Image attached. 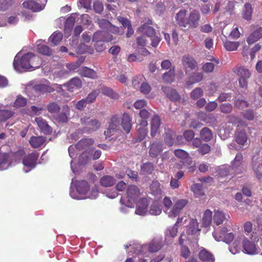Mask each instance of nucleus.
Wrapping results in <instances>:
<instances>
[{"instance_id": "nucleus-1", "label": "nucleus", "mask_w": 262, "mask_h": 262, "mask_svg": "<svg viewBox=\"0 0 262 262\" xmlns=\"http://www.w3.org/2000/svg\"><path fill=\"white\" fill-rule=\"evenodd\" d=\"M212 235L215 241L217 242L223 241L226 244H230L233 241L232 244L229 246V250L233 254L240 252L241 244L242 242L243 251L249 255L257 254L259 252V248L255 245V242L258 241L256 233L252 232L249 238L246 237L243 233L238 232L234 234L232 232L228 233L226 228H223L219 232L214 231Z\"/></svg>"}, {"instance_id": "nucleus-2", "label": "nucleus", "mask_w": 262, "mask_h": 262, "mask_svg": "<svg viewBox=\"0 0 262 262\" xmlns=\"http://www.w3.org/2000/svg\"><path fill=\"white\" fill-rule=\"evenodd\" d=\"M98 194V188L95 187L90 189L89 184L85 181L72 180L70 189V195L74 199L83 200L95 199Z\"/></svg>"}, {"instance_id": "nucleus-3", "label": "nucleus", "mask_w": 262, "mask_h": 262, "mask_svg": "<svg viewBox=\"0 0 262 262\" xmlns=\"http://www.w3.org/2000/svg\"><path fill=\"white\" fill-rule=\"evenodd\" d=\"M41 61L40 58L34 54L28 52L21 58L16 56L13 61L14 69L20 72L21 70L33 71L40 67Z\"/></svg>"}, {"instance_id": "nucleus-4", "label": "nucleus", "mask_w": 262, "mask_h": 262, "mask_svg": "<svg viewBox=\"0 0 262 262\" xmlns=\"http://www.w3.org/2000/svg\"><path fill=\"white\" fill-rule=\"evenodd\" d=\"M188 201L186 199H177L172 202L169 197L166 196L163 200L164 206V212L170 218H175L179 215L183 208L186 206Z\"/></svg>"}, {"instance_id": "nucleus-5", "label": "nucleus", "mask_w": 262, "mask_h": 262, "mask_svg": "<svg viewBox=\"0 0 262 262\" xmlns=\"http://www.w3.org/2000/svg\"><path fill=\"white\" fill-rule=\"evenodd\" d=\"M127 200L126 205L130 208H134L135 204L143 198L142 193L139 188L135 185H130L128 187L126 191Z\"/></svg>"}, {"instance_id": "nucleus-6", "label": "nucleus", "mask_w": 262, "mask_h": 262, "mask_svg": "<svg viewBox=\"0 0 262 262\" xmlns=\"http://www.w3.org/2000/svg\"><path fill=\"white\" fill-rule=\"evenodd\" d=\"M80 123L84 126L81 129L83 133H90L96 131L100 127L101 123L97 119H91L90 117L84 116L80 118Z\"/></svg>"}, {"instance_id": "nucleus-7", "label": "nucleus", "mask_w": 262, "mask_h": 262, "mask_svg": "<svg viewBox=\"0 0 262 262\" xmlns=\"http://www.w3.org/2000/svg\"><path fill=\"white\" fill-rule=\"evenodd\" d=\"M234 72L239 77L238 79L239 84L241 88L247 89L248 79L251 76V73L249 70L244 67H237L234 69Z\"/></svg>"}, {"instance_id": "nucleus-8", "label": "nucleus", "mask_w": 262, "mask_h": 262, "mask_svg": "<svg viewBox=\"0 0 262 262\" xmlns=\"http://www.w3.org/2000/svg\"><path fill=\"white\" fill-rule=\"evenodd\" d=\"M182 63L186 75L189 74L193 70L198 69V63L194 58L189 55H186L182 57Z\"/></svg>"}, {"instance_id": "nucleus-9", "label": "nucleus", "mask_w": 262, "mask_h": 262, "mask_svg": "<svg viewBox=\"0 0 262 262\" xmlns=\"http://www.w3.org/2000/svg\"><path fill=\"white\" fill-rule=\"evenodd\" d=\"M120 119L118 115L113 116L110 120L108 128L105 130L104 134L108 137L114 135L120 130Z\"/></svg>"}, {"instance_id": "nucleus-10", "label": "nucleus", "mask_w": 262, "mask_h": 262, "mask_svg": "<svg viewBox=\"0 0 262 262\" xmlns=\"http://www.w3.org/2000/svg\"><path fill=\"white\" fill-rule=\"evenodd\" d=\"M135 213L137 215L145 216L148 214V206L149 204V200L143 197L137 202Z\"/></svg>"}, {"instance_id": "nucleus-11", "label": "nucleus", "mask_w": 262, "mask_h": 262, "mask_svg": "<svg viewBox=\"0 0 262 262\" xmlns=\"http://www.w3.org/2000/svg\"><path fill=\"white\" fill-rule=\"evenodd\" d=\"M201 16L199 12L196 10L190 11L187 19V27L190 28L195 29L199 27Z\"/></svg>"}, {"instance_id": "nucleus-12", "label": "nucleus", "mask_w": 262, "mask_h": 262, "mask_svg": "<svg viewBox=\"0 0 262 262\" xmlns=\"http://www.w3.org/2000/svg\"><path fill=\"white\" fill-rule=\"evenodd\" d=\"M163 146L161 142L158 141L153 142L149 146V156L152 158H157L163 151Z\"/></svg>"}, {"instance_id": "nucleus-13", "label": "nucleus", "mask_w": 262, "mask_h": 262, "mask_svg": "<svg viewBox=\"0 0 262 262\" xmlns=\"http://www.w3.org/2000/svg\"><path fill=\"white\" fill-rule=\"evenodd\" d=\"M187 11L184 9H181L175 16V20L177 25L180 27L186 28L187 27Z\"/></svg>"}, {"instance_id": "nucleus-14", "label": "nucleus", "mask_w": 262, "mask_h": 262, "mask_svg": "<svg viewBox=\"0 0 262 262\" xmlns=\"http://www.w3.org/2000/svg\"><path fill=\"white\" fill-rule=\"evenodd\" d=\"M132 118L129 114L125 112L122 114L120 124L126 134H128L132 128Z\"/></svg>"}, {"instance_id": "nucleus-15", "label": "nucleus", "mask_w": 262, "mask_h": 262, "mask_svg": "<svg viewBox=\"0 0 262 262\" xmlns=\"http://www.w3.org/2000/svg\"><path fill=\"white\" fill-rule=\"evenodd\" d=\"M63 86L68 91L73 92L75 90L81 88L82 81L79 78L76 77L70 79L67 83L64 84Z\"/></svg>"}, {"instance_id": "nucleus-16", "label": "nucleus", "mask_w": 262, "mask_h": 262, "mask_svg": "<svg viewBox=\"0 0 262 262\" xmlns=\"http://www.w3.org/2000/svg\"><path fill=\"white\" fill-rule=\"evenodd\" d=\"M70 108L68 105L62 106V111L56 115L55 120L59 123H67L70 115Z\"/></svg>"}, {"instance_id": "nucleus-17", "label": "nucleus", "mask_w": 262, "mask_h": 262, "mask_svg": "<svg viewBox=\"0 0 262 262\" xmlns=\"http://www.w3.org/2000/svg\"><path fill=\"white\" fill-rule=\"evenodd\" d=\"M161 125V119L157 115H155L151 119L150 125V135L154 138L159 133V127Z\"/></svg>"}, {"instance_id": "nucleus-18", "label": "nucleus", "mask_w": 262, "mask_h": 262, "mask_svg": "<svg viewBox=\"0 0 262 262\" xmlns=\"http://www.w3.org/2000/svg\"><path fill=\"white\" fill-rule=\"evenodd\" d=\"M229 218L228 213L220 210H214L213 220L216 225L222 224L225 220H227Z\"/></svg>"}, {"instance_id": "nucleus-19", "label": "nucleus", "mask_w": 262, "mask_h": 262, "mask_svg": "<svg viewBox=\"0 0 262 262\" xmlns=\"http://www.w3.org/2000/svg\"><path fill=\"white\" fill-rule=\"evenodd\" d=\"M35 121L41 132L43 134L50 135L52 133L51 127L48 124L47 122L41 117L36 118Z\"/></svg>"}, {"instance_id": "nucleus-20", "label": "nucleus", "mask_w": 262, "mask_h": 262, "mask_svg": "<svg viewBox=\"0 0 262 262\" xmlns=\"http://www.w3.org/2000/svg\"><path fill=\"white\" fill-rule=\"evenodd\" d=\"M46 140V137L43 136H32L29 139V143L32 147L37 148L43 146Z\"/></svg>"}, {"instance_id": "nucleus-21", "label": "nucleus", "mask_w": 262, "mask_h": 262, "mask_svg": "<svg viewBox=\"0 0 262 262\" xmlns=\"http://www.w3.org/2000/svg\"><path fill=\"white\" fill-rule=\"evenodd\" d=\"M162 90L166 96L173 101H179L181 97L177 92L170 87L162 86Z\"/></svg>"}, {"instance_id": "nucleus-22", "label": "nucleus", "mask_w": 262, "mask_h": 262, "mask_svg": "<svg viewBox=\"0 0 262 262\" xmlns=\"http://www.w3.org/2000/svg\"><path fill=\"white\" fill-rule=\"evenodd\" d=\"M94 143V140L92 138H83L75 144V147L78 150H86Z\"/></svg>"}, {"instance_id": "nucleus-23", "label": "nucleus", "mask_w": 262, "mask_h": 262, "mask_svg": "<svg viewBox=\"0 0 262 262\" xmlns=\"http://www.w3.org/2000/svg\"><path fill=\"white\" fill-rule=\"evenodd\" d=\"M262 38V27H259L254 30L247 38L249 45L253 44Z\"/></svg>"}, {"instance_id": "nucleus-24", "label": "nucleus", "mask_w": 262, "mask_h": 262, "mask_svg": "<svg viewBox=\"0 0 262 262\" xmlns=\"http://www.w3.org/2000/svg\"><path fill=\"white\" fill-rule=\"evenodd\" d=\"M34 91L38 95L45 93H51L54 91V89L51 86L45 84H38L34 86Z\"/></svg>"}, {"instance_id": "nucleus-25", "label": "nucleus", "mask_w": 262, "mask_h": 262, "mask_svg": "<svg viewBox=\"0 0 262 262\" xmlns=\"http://www.w3.org/2000/svg\"><path fill=\"white\" fill-rule=\"evenodd\" d=\"M200 230L198 221L196 219H191L187 228V233L188 234L196 235Z\"/></svg>"}, {"instance_id": "nucleus-26", "label": "nucleus", "mask_w": 262, "mask_h": 262, "mask_svg": "<svg viewBox=\"0 0 262 262\" xmlns=\"http://www.w3.org/2000/svg\"><path fill=\"white\" fill-rule=\"evenodd\" d=\"M23 5L24 8L34 12L39 11L43 9V7L40 4L33 0L25 1L23 3Z\"/></svg>"}, {"instance_id": "nucleus-27", "label": "nucleus", "mask_w": 262, "mask_h": 262, "mask_svg": "<svg viewBox=\"0 0 262 262\" xmlns=\"http://www.w3.org/2000/svg\"><path fill=\"white\" fill-rule=\"evenodd\" d=\"M79 74L82 77L93 79H97L98 78L97 73L94 70L86 67L82 68L79 70Z\"/></svg>"}, {"instance_id": "nucleus-28", "label": "nucleus", "mask_w": 262, "mask_h": 262, "mask_svg": "<svg viewBox=\"0 0 262 262\" xmlns=\"http://www.w3.org/2000/svg\"><path fill=\"white\" fill-rule=\"evenodd\" d=\"M116 181V179L113 176L105 175L100 178L99 183L102 187H108L113 186Z\"/></svg>"}, {"instance_id": "nucleus-29", "label": "nucleus", "mask_w": 262, "mask_h": 262, "mask_svg": "<svg viewBox=\"0 0 262 262\" xmlns=\"http://www.w3.org/2000/svg\"><path fill=\"white\" fill-rule=\"evenodd\" d=\"M92 158V151L90 149L84 150L79 156L78 164H88Z\"/></svg>"}, {"instance_id": "nucleus-30", "label": "nucleus", "mask_w": 262, "mask_h": 262, "mask_svg": "<svg viewBox=\"0 0 262 262\" xmlns=\"http://www.w3.org/2000/svg\"><path fill=\"white\" fill-rule=\"evenodd\" d=\"M247 135L243 130H237L235 134V141L240 145L244 146L247 142Z\"/></svg>"}, {"instance_id": "nucleus-31", "label": "nucleus", "mask_w": 262, "mask_h": 262, "mask_svg": "<svg viewBox=\"0 0 262 262\" xmlns=\"http://www.w3.org/2000/svg\"><path fill=\"white\" fill-rule=\"evenodd\" d=\"M191 190L195 198H201L205 195V190L201 184H194L191 187Z\"/></svg>"}, {"instance_id": "nucleus-32", "label": "nucleus", "mask_w": 262, "mask_h": 262, "mask_svg": "<svg viewBox=\"0 0 262 262\" xmlns=\"http://www.w3.org/2000/svg\"><path fill=\"white\" fill-rule=\"evenodd\" d=\"M212 220V212L209 209L206 210L203 215L202 225L207 227L210 225Z\"/></svg>"}, {"instance_id": "nucleus-33", "label": "nucleus", "mask_w": 262, "mask_h": 262, "mask_svg": "<svg viewBox=\"0 0 262 262\" xmlns=\"http://www.w3.org/2000/svg\"><path fill=\"white\" fill-rule=\"evenodd\" d=\"M199 257L203 262H214V261L213 255L204 249L200 251Z\"/></svg>"}, {"instance_id": "nucleus-34", "label": "nucleus", "mask_w": 262, "mask_h": 262, "mask_svg": "<svg viewBox=\"0 0 262 262\" xmlns=\"http://www.w3.org/2000/svg\"><path fill=\"white\" fill-rule=\"evenodd\" d=\"M139 30L143 34L149 37H154L156 34V30L153 27L146 25H142Z\"/></svg>"}, {"instance_id": "nucleus-35", "label": "nucleus", "mask_w": 262, "mask_h": 262, "mask_svg": "<svg viewBox=\"0 0 262 262\" xmlns=\"http://www.w3.org/2000/svg\"><path fill=\"white\" fill-rule=\"evenodd\" d=\"M161 212L162 206L158 202L156 201L154 202L150 206L148 214L152 215H158L160 214Z\"/></svg>"}, {"instance_id": "nucleus-36", "label": "nucleus", "mask_w": 262, "mask_h": 262, "mask_svg": "<svg viewBox=\"0 0 262 262\" xmlns=\"http://www.w3.org/2000/svg\"><path fill=\"white\" fill-rule=\"evenodd\" d=\"M200 137L202 140L205 142L211 140L213 137L211 130L208 127H204L200 132Z\"/></svg>"}, {"instance_id": "nucleus-37", "label": "nucleus", "mask_w": 262, "mask_h": 262, "mask_svg": "<svg viewBox=\"0 0 262 262\" xmlns=\"http://www.w3.org/2000/svg\"><path fill=\"white\" fill-rule=\"evenodd\" d=\"M138 129L137 138L135 139V142H139L144 140L147 135L148 130L146 126H141Z\"/></svg>"}, {"instance_id": "nucleus-38", "label": "nucleus", "mask_w": 262, "mask_h": 262, "mask_svg": "<svg viewBox=\"0 0 262 262\" xmlns=\"http://www.w3.org/2000/svg\"><path fill=\"white\" fill-rule=\"evenodd\" d=\"M39 155L37 152H32L23 158V164H37Z\"/></svg>"}, {"instance_id": "nucleus-39", "label": "nucleus", "mask_w": 262, "mask_h": 262, "mask_svg": "<svg viewBox=\"0 0 262 262\" xmlns=\"http://www.w3.org/2000/svg\"><path fill=\"white\" fill-rule=\"evenodd\" d=\"M162 247V243L160 239L152 240L149 244L148 250L150 252H156Z\"/></svg>"}, {"instance_id": "nucleus-40", "label": "nucleus", "mask_w": 262, "mask_h": 262, "mask_svg": "<svg viewBox=\"0 0 262 262\" xmlns=\"http://www.w3.org/2000/svg\"><path fill=\"white\" fill-rule=\"evenodd\" d=\"M11 161L19 162L20 160H23L25 158V152L24 149H19L15 152L10 151Z\"/></svg>"}, {"instance_id": "nucleus-41", "label": "nucleus", "mask_w": 262, "mask_h": 262, "mask_svg": "<svg viewBox=\"0 0 262 262\" xmlns=\"http://www.w3.org/2000/svg\"><path fill=\"white\" fill-rule=\"evenodd\" d=\"M139 115L142 119L140 125L141 126H147L148 124L147 119L150 117V113L145 109H142L140 111Z\"/></svg>"}, {"instance_id": "nucleus-42", "label": "nucleus", "mask_w": 262, "mask_h": 262, "mask_svg": "<svg viewBox=\"0 0 262 262\" xmlns=\"http://www.w3.org/2000/svg\"><path fill=\"white\" fill-rule=\"evenodd\" d=\"M174 76L175 73L174 69H170L168 72H166L163 74V81L166 83H170L174 81Z\"/></svg>"}, {"instance_id": "nucleus-43", "label": "nucleus", "mask_w": 262, "mask_h": 262, "mask_svg": "<svg viewBox=\"0 0 262 262\" xmlns=\"http://www.w3.org/2000/svg\"><path fill=\"white\" fill-rule=\"evenodd\" d=\"M101 93L110 98L117 99L119 98V95L115 93L112 89L108 87H103L101 89Z\"/></svg>"}, {"instance_id": "nucleus-44", "label": "nucleus", "mask_w": 262, "mask_h": 262, "mask_svg": "<svg viewBox=\"0 0 262 262\" xmlns=\"http://www.w3.org/2000/svg\"><path fill=\"white\" fill-rule=\"evenodd\" d=\"M239 46V42L237 41H231L226 40L224 42V48L226 49V50L228 51H236Z\"/></svg>"}, {"instance_id": "nucleus-45", "label": "nucleus", "mask_w": 262, "mask_h": 262, "mask_svg": "<svg viewBox=\"0 0 262 262\" xmlns=\"http://www.w3.org/2000/svg\"><path fill=\"white\" fill-rule=\"evenodd\" d=\"M63 37L61 32H54L50 37L49 39L54 46L57 45L62 40Z\"/></svg>"}, {"instance_id": "nucleus-46", "label": "nucleus", "mask_w": 262, "mask_h": 262, "mask_svg": "<svg viewBox=\"0 0 262 262\" xmlns=\"http://www.w3.org/2000/svg\"><path fill=\"white\" fill-rule=\"evenodd\" d=\"M252 11L251 5L249 3L246 4L244 5V9L243 10V17L247 20H250Z\"/></svg>"}, {"instance_id": "nucleus-47", "label": "nucleus", "mask_w": 262, "mask_h": 262, "mask_svg": "<svg viewBox=\"0 0 262 262\" xmlns=\"http://www.w3.org/2000/svg\"><path fill=\"white\" fill-rule=\"evenodd\" d=\"M37 51L39 53L47 56H51L53 54L52 50L48 46L44 45H38Z\"/></svg>"}, {"instance_id": "nucleus-48", "label": "nucleus", "mask_w": 262, "mask_h": 262, "mask_svg": "<svg viewBox=\"0 0 262 262\" xmlns=\"http://www.w3.org/2000/svg\"><path fill=\"white\" fill-rule=\"evenodd\" d=\"M14 115L13 112L7 110H0V121H5Z\"/></svg>"}, {"instance_id": "nucleus-49", "label": "nucleus", "mask_w": 262, "mask_h": 262, "mask_svg": "<svg viewBox=\"0 0 262 262\" xmlns=\"http://www.w3.org/2000/svg\"><path fill=\"white\" fill-rule=\"evenodd\" d=\"M100 90L98 89H95L93 90L91 93L88 94V96L85 98L88 103H91L94 102L97 96L100 94Z\"/></svg>"}, {"instance_id": "nucleus-50", "label": "nucleus", "mask_w": 262, "mask_h": 262, "mask_svg": "<svg viewBox=\"0 0 262 262\" xmlns=\"http://www.w3.org/2000/svg\"><path fill=\"white\" fill-rule=\"evenodd\" d=\"M178 226L177 225H174L173 226L168 228L167 229L166 233V239L169 237H175L178 233Z\"/></svg>"}, {"instance_id": "nucleus-51", "label": "nucleus", "mask_w": 262, "mask_h": 262, "mask_svg": "<svg viewBox=\"0 0 262 262\" xmlns=\"http://www.w3.org/2000/svg\"><path fill=\"white\" fill-rule=\"evenodd\" d=\"M48 111L51 114H56L59 112L60 107L56 102H51L47 106Z\"/></svg>"}, {"instance_id": "nucleus-52", "label": "nucleus", "mask_w": 262, "mask_h": 262, "mask_svg": "<svg viewBox=\"0 0 262 262\" xmlns=\"http://www.w3.org/2000/svg\"><path fill=\"white\" fill-rule=\"evenodd\" d=\"M104 39V31H99L94 34L92 40L96 42H105Z\"/></svg>"}, {"instance_id": "nucleus-53", "label": "nucleus", "mask_w": 262, "mask_h": 262, "mask_svg": "<svg viewBox=\"0 0 262 262\" xmlns=\"http://www.w3.org/2000/svg\"><path fill=\"white\" fill-rule=\"evenodd\" d=\"M234 105L239 110H243L249 106V103L245 100L237 99L234 101Z\"/></svg>"}, {"instance_id": "nucleus-54", "label": "nucleus", "mask_w": 262, "mask_h": 262, "mask_svg": "<svg viewBox=\"0 0 262 262\" xmlns=\"http://www.w3.org/2000/svg\"><path fill=\"white\" fill-rule=\"evenodd\" d=\"M203 95V90L200 88H196L192 91L190 93V97L192 99L196 100L202 96Z\"/></svg>"}, {"instance_id": "nucleus-55", "label": "nucleus", "mask_w": 262, "mask_h": 262, "mask_svg": "<svg viewBox=\"0 0 262 262\" xmlns=\"http://www.w3.org/2000/svg\"><path fill=\"white\" fill-rule=\"evenodd\" d=\"M10 151L8 152H0V164H5L9 162H11Z\"/></svg>"}, {"instance_id": "nucleus-56", "label": "nucleus", "mask_w": 262, "mask_h": 262, "mask_svg": "<svg viewBox=\"0 0 262 262\" xmlns=\"http://www.w3.org/2000/svg\"><path fill=\"white\" fill-rule=\"evenodd\" d=\"M27 104V100L21 96L17 97L14 103V106L15 107H21L25 106Z\"/></svg>"}, {"instance_id": "nucleus-57", "label": "nucleus", "mask_w": 262, "mask_h": 262, "mask_svg": "<svg viewBox=\"0 0 262 262\" xmlns=\"http://www.w3.org/2000/svg\"><path fill=\"white\" fill-rule=\"evenodd\" d=\"M164 141L166 144L168 146H172L174 142V139L172 137V132L171 130H168L166 132L164 137Z\"/></svg>"}, {"instance_id": "nucleus-58", "label": "nucleus", "mask_w": 262, "mask_h": 262, "mask_svg": "<svg viewBox=\"0 0 262 262\" xmlns=\"http://www.w3.org/2000/svg\"><path fill=\"white\" fill-rule=\"evenodd\" d=\"M203 77L204 75L202 73H195L189 77V80L192 83H198L200 82Z\"/></svg>"}, {"instance_id": "nucleus-59", "label": "nucleus", "mask_w": 262, "mask_h": 262, "mask_svg": "<svg viewBox=\"0 0 262 262\" xmlns=\"http://www.w3.org/2000/svg\"><path fill=\"white\" fill-rule=\"evenodd\" d=\"M232 105L229 103H223L220 105L221 112L224 114H229L232 111Z\"/></svg>"}, {"instance_id": "nucleus-60", "label": "nucleus", "mask_w": 262, "mask_h": 262, "mask_svg": "<svg viewBox=\"0 0 262 262\" xmlns=\"http://www.w3.org/2000/svg\"><path fill=\"white\" fill-rule=\"evenodd\" d=\"M107 29L110 32L114 34L121 35L123 34V30L122 29H120L119 27L113 25L111 23L110 25L107 27Z\"/></svg>"}, {"instance_id": "nucleus-61", "label": "nucleus", "mask_w": 262, "mask_h": 262, "mask_svg": "<svg viewBox=\"0 0 262 262\" xmlns=\"http://www.w3.org/2000/svg\"><path fill=\"white\" fill-rule=\"evenodd\" d=\"M151 90L150 85L147 82H143L140 86V92L144 95L148 94Z\"/></svg>"}, {"instance_id": "nucleus-62", "label": "nucleus", "mask_w": 262, "mask_h": 262, "mask_svg": "<svg viewBox=\"0 0 262 262\" xmlns=\"http://www.w3.org/2000/svg\"><path fill=\"white\" fill-rule=\"evenodd\" d=\"M117 19L124 28L127 27V28L132 26L130 21L127 18L119 16L117 17Z\"/></svg>"}, {"instance_id": "nucleus-63", "label": "nucleus", "mask_w": 262, "mask_h": 262, "mask_svg": "<svg viewBox=\"0 0 262 262\" xmlns=\"http://www.w3.org/2000/svg\"><path fill=\"white\" fill-rule=\"evenodd\" d=\"M154 168L152 165H142L141 166V172L144 174L151 173Z\"/></svg>"}, {"instance_id": "nucleus-64", "label": "nucleus", "mask_w": 262, "mask_h": 262, "mask_svg": "<svg viewBox=\"0 0 262 262\" xmlns=\"http://www.w3.org/2000/svg\"><path fill=\"white\" fill-rule=\"evenodd\" d=\"M202 69L206 73H211L214 69V64L212 62H206L203 66Z\"/></svg>"}]
</instances>
